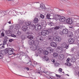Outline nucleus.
<instances>
[{
    "label": "nucleus",
    "instance_id": "f257e3e1",
    "mask_svg": "<svg viewBox=\"0 0 79 79\" xmlns=\"http://www.w3.org/2000/svg\"><path fill=\"white\" fill-rule=\"evenodd\" d=\"M64 44L65 46H64L63 48L62 47H58L57 49L58 50L59 52H60L61 53H63V51L66 52V49H68V48H69V46H67V44H66V43H64Z\"/></svg>",
    "mask_w": 79,
    "mask_h": 79
},
{
    "label": "nucleus",
    "instance_id": "f03ea898",
    "mask_svg": "<svg viewBox=\"0 0 79 79\" xmlns=\"http://www.w3.org/2000/svg\"><path fill=\"white\" fill-rule=\"evenodd\" d=\"M53 31V28L51 29H49L47 30L43 31L41 32V34L43 36H46L47 35L49 34V33L52 32Z\"/></svg>",
    "mask_w": 79,
    "mask_h": 79
},
{
    "label": "nucleus",
    "instance_id": "7ed1b4c3",
    "mask_svg": "<svg viewBox=\"0 0 79 79\" xmlns=\"http://www.w3.org/2000/svg\"><path fill=\"white\" fill-rule=\"evenodd\" d=\"M4 52V54H6L8 53V55H10L13 54V49L11 48H7L5 50Z\"/></svg>",
    "mask_w": 79,
    "mask_h": 79
},
{
    "label": "nucleus",
    "instance_id": "20e7f679",
    "mask_svg": "<svg viewBox=\"0 0 79 79\" xmlns=\"http://www.w3.org/2000/svg\"><path fill=\"white\" fill-rule=\"evenodd\" d=\"M35 30L36 31H37L38 30L39 31H42V30H43L42 29L41 26L39 24H37L35 25Z\"/></svg>",
    "mask_w": 79,
    "mask_h": 79
},
{
    "label": "nucleus",
    "instance_id": "39448f33",
    "mask_svg": "<svg viewBox=\"0 0 79 79\" xmlns=\"http://www.w3.org/2000/svg\"><path fill=\"white\" fill-rule=\"evenodd\" d=\"M8 13V11H4L3 12V11L0 10V13H1V16H4L5 15H7V13Z\"/></svg>",
    "mask_w": 79,
    "mask_h": 79
},
{
    "label": "nucleus",
    "instance_id": "423d86ee",
    "mask_svg": "<svg viewBox=\"0 0 79 79\" xmlns=\"http://www.w3.org/2000/svg\"><path fill=\"white\" fill-rule=\"evenodd\" d=\"M38 46H37V45L34 44L33 45L31 46V48L32 50H33V51H35V50H36L38 48Z\"/></svg>",
    "mask_w": 79,
    "mask_h": 79
},
{
    "label": "nucleus",
    "instance_id": "0eeeda50",
    "mask_svg": "<svg viewBox=\"0 0 79 79\" xmlns=\"http://www.w3.org/2000/svg\"><path fill=\"white\" fill-rule=\"evenodd\" d=\"M50 33H52V34L53 36H58V32L56 31V30H55L53 28L52 31Z\"/></svg>",
    "mask_w": 79,
    "mask_h": 79
},
{
    "label": "nucleus",
    "instance_id": "6e6552de",
    "mask_svg": "<svg viewBox=\"0 0 79 79\" xmlns=\"http://www.w3.org/2000/svg\"><path fill=\"white\" fill-rule=\"evenodd\" d=\"M66 22L68 24H71L73 23V20L70 19H68L66 20Z\"/></svg>",
    "mask_w": 79,
    "mask_h": 79
},
{
    "label": "nucleus",
    "instance_id": "1a4fd4ad",
    "mask_svg": "<svg viewBox=\"0 0 79 79\" xmlns=\"http://www.w3.org/2000/svg\"><path fill=\"white\" fill-rule=\"evenodd\" d=\"M50 45L52 47H54V48H56V46H57V44L55 42L52 41L51 44Z\"/></svg>",
    "mask_w": 79,
    "mask_h": 79
},
{
    "label": "nucleus",
    "instance_id": "9d476101",
    "mask_svg": "<svg viewBox=\"0 0 79 79\" xmlns=\"http://www.w3.org/2000/svg\"><path fill=\"white\" fill-rule=\"evenodd\" d=\"M28 44L30 45H31V46L33 45L34 44V41L33 40H30L28 41Z\"/></svg>",
    "mask_w": 79,
    "mask_h": 79
},
{
    "label": "nucleus",
    "instance_id": "9b49d317",
    "mask_svg": "<svg viewBox=\"0 0 79 79\" xmlns=\"http://www.w3.org/2000/svg\"><path fill=\"white\" fill-rule=\"evenodd\" d=\"M59 21L60 22H64V21H66L65 17L63 16L60 17L59 19Z\"/></svg>",
    "mask_w": 79,
    "mask_h": 79
},
{
    "label": "nucleus",
    "instance_id": "f8f14e48",
    "mask_svg": "<svg viewBox=\"0 0 79 79\" xmlns=\"http://www.w3.org/2000/svg\"><path fill=\"white\" fill-rule=\"evenodd\" d=\"M69 42L70 44H73L74 42V40L73 38H70L69 40Z\"/></svg>",
    "mask_w": 79,
    "mask_h": 79
},
{
    "label": "nucleus",
    "instance_id": "ddd939ff",
    "mask_svg": "<svg viewBox=\"0 0 79 79\" xmlns=\"http://www.w3.org/2000/svg\"><path fill=\"white\" fill-rule=\"evenodd\" d=\"M61 40V39L60 37L57 36L55 38V41L56 42H60Z\"/></svg>",
    "mask_w": 79,
    "mask_h": 79
},
{
    "label": "nucleus",
    "instance_id": "4468645a",
    "mask_svg": "<svg viewBox=\"0 0 79 79\" xmlns=\"http://www.w3.org/2000/svg\"><path fill=\"white\" fill-rule=\"evenodd\" d=\"M38 47V49H37V50H38V54L40 55L42 51V49L41 48H39V47Z\"/></svg>",
    "mask_w": 79,
    "mask_h": 79
},
{
    "label": "nucleus",
    "instance_id": "2eb2a0df",
    "mask_svg": "<svg viewBox=\"0 0 79 79\" xmlns=\"http://www.w3.org/2000/svg\"><path fill=\"white\" fill-rule=\"evenodd\" d=\"M6 34H7L9 36H11V35H12V32H11V31L10 30L6 31Z\"/></svg>",
    "mask_w": 79,
    "mask_h": 79
},
{
    "label": "nucleus",
    "instance_id": "dca6fc26",
    "mask_svg": "<svg viewBox=\"0 0 79 79\" xmlns=\"http://www.w3.org/2000/svg\"><path fill=\"white\" fill-rule=\"evenodd\" d=\"M58 57L59 59L61 60H62L64 59V56L63 54H60L59 56Z\"/></svg>",
    "mask_w": 79,
    "mask_h": 79
},
{
    "label": "nucleus",
    "instance_id": "f3484780",
    "mask_svg": "<svg viewBox=\"0 0 79 79\" xmlns=\"http://www.w3.org/2000/svg\"><path fill=\"white\" fill-rule=\"evenodd\" d=\"M47 51L50 53L53 52V49L50 47H49L47 49Z\"/></svg>",
    "mask_w": 79,
    "mask_h": 79
},
{
    "label": "nucleus",
    "instance_id": "a211bd4d",
    "mask_svg": "<svg viewBox=\"0 0 79 79\" xmlns=\"http://www.w3.org/2000/svg\"><path fill=\"white\" fill-rule=\"evenodd\" d=\"M22 29L23 31H26L27 29V27L25 25L23 26L22 28Z\"/></svg>",
    "mask_w": 79,
    "mask_h": 79
},
{
    "label": "nucleus",
    "instance_id": "6ab92c4d",
    "mask_svg": "<svg viewBox=\"0 0 79 79\" xmlns=\"http://www.w3.org/2000/svg\"><path fill=\"white\" fill-rule=\"evenodd\" d=\"M37 39L38 40L42 41L43 40V37L41 36H38L37 38Z\"/></svg>",
    "mask_w": 79,
    "mask_h": 79
},
{
    "label": "nucleus",
    "instance_id": "aec40b11",
    "mask_svg": "<svg viewBox=\"0 0 79 79\" xmlns=\"http://www.w3.org/2000/svg\"><path fill=\"white\" fill-rule=\"evenodd\" d=\"M62 31L63 32V34H67L68 33L69 31L68 29H64Z\"/></svg>",
    "mask_w": 79,
    "mask_h": 79
},
{
    "label": "nucleus",
    "instance_id": "412c9836",
    "mask_svg": "<svg viewBox=\"0 0 79 79\" xmlns=\"http://www.w3.org/2000/svg\"><path fill=\"white\" fill-rule=\"evenodd\" d=\"M30 28L31 29H32L33 30V29H35V26L34 24H32L31 25H30Z\"/></svg>",
    "mask_w": 79,
    "mask_h": 79
},
{
    "label": "nucleus",
    "instance_id": "4be33fe9",
    "mask_svg": "<svg viewBox=\"0 0 79 79\" xmlns=\"http://www.w3.org/2000/svg\"><path fill=\"white\" fill-rule=\"evenodd\" d=\"M48 40L50 41H53L54 40V37L53 36H49L48 37Z\"/></svg>",
    "mask_w": 79,
    "mask_h": 79
},
{
    "label": "nucleus",
    "instance_id": "5701e85b",
    "mask_svg": "<svg viewBox=\"0 0 79 79\" xmlns=\"http://www.w3.org/2000/svg\"><path fill=\"white\" fill-rule=\"evenodd\" d=\"M39 17L37 18H35L34 19V23H37L38 22H39Z\"/></svg>",
    "mask_w": 79,
    "mask_h": 79
},
{
    "label": "nucleus",
    "instance_id": "b1692460",
    "mask_svg": "<svg viewBox=\"0 0 79 79\" xmlns=\"http://www.w3.org/2000/svg\"><path fill=\"white\" fill-rule=\"evenodd\" d=\"M15 28L17 30L19 29L20 28V25H19V24H16L15 26Z\"/></svg>",
    "mask_w": 79,
    "mask_h": 79
},
{
    "label": "nucleus",
    "instance_id": "393cba45",
    "mask_svg": "<svg viewBox=\"0 0 79 79\" xmlns=\"http://www.w3.org/2000/svg\"><path fill=\"white\" fill-rule=\"evenodd\" d=\"M60 16V15H55V17L54 18L55 19H56V21H58V19H59V17Z\"/></svg>",
    "mask_w": 79,
    "mask_h": 79
},
{
    "label": "nucleus",
    "instance_id": "a878e982",
    "mask_svg": "<svg viewBox=\"0 0 79 79\" xmlns=\"http://www.w3.org/2000/svg\"><path fill=\"white\" fill-rule=\"evenodd\" d=\"M45 24H46V23H45V22L44 21H43V22H42L41 23L42 26L43 27H45V26H46Z\"/></svg>",
    "mask_w": 79,
    "mask_h": 79
},
{
    "label": "nucleus",
    "instance_id": "bb28decb",
    "mask_svg": "<svg viewBox=\"0 0 79 79\" xmlns=\"http://www.w3.org/2000/svg\"><path fill=\"white\" fill-rule=\"evenodd\" d=\"M61 29V26H56L54 28L55 30H58V29Z\"/></svg>",
    "mask_w": 79,
    "mask_h": 79
},
{
    "label": "nucleus",
    "instance_id": "cd10ccee",
    "mask_svg": "<svg viewBox=\"0 0 79 79\" xmlns=\"http://www.w3.org/2000/svg\"><path fill=\"white\" fill-rule=\"evenodd\" d=\"M18 22L19 24H22L25 23V22L23 21H22L21 22V21L19 19H18Z\"/></svg>",
    "mask_w": 79,
    "mask_h": 79
},
{
    "label": "nucleus",
    "instance_id": "c85d7f7f",
    "mask_svg": "<svg viewBox=\"0 0 79 79\" xmlns=\"http://www.w3.org/2000/svg\"><path fill=\"white\" fill-rule=\"evenodd\" d=\"M42 73H44L47 75H50L51 74V72H45V71L44 70L43 71H42Z\"/></svg>",
    "mask_w": 79,
    "mask_h": 79
},
{
    "label": "nucleus",
    "instance_id": "c756f323",
    "mask_svg": "<svg viewBox=\"0 0 79 79\" xmlns=\"http://www.w3.org/2000/svg\"><path fill=\"white\" fill-rule=\"evenodd\" d=\"M54 66L55 67H58L60 66V63L58 62H56L55 63H54Z\"/></svg>",
    "mask_w": 79,
    "mask_h": 79
},
{
    "label": "nucleus",
    "instance_id": "7c9ffc66",
    "mask_svg": "<svg viewBox=\"0 0 79 79\" xmlns=\"http://www.w3.org/2000/svg\"><path fill=\"white\" fill-rule=\"evenodd\" d=\"M7 42H8V40L7 39H4L3 41V44L6 45V43H7Z\"/></svg>",
    "mask_w": 79,
    "mask_h": 79
},
{
    "label": "nucleus",
    "instance_id": "2f4dec72",
    "mask_svg": "<svg viewBox=\"0 0 79 79\" xmlns=\"http://www.w3.org/2000/svg\"><path fill=\"white\" fill-rule=\"evenodd\" d=\"M40 7L42 9H45V5L42 4H41Z\"/></svg>",
    "mask_w": 79,
    "mask_h": 79
},
{
    "label": "nucleus",
    "instance_id": "473e14b6",
    "mask_svg": "<svg viewBox=\"0 0 79 79\" xmlns=\"http://www.w3.org/2000/svg\"><path fill=\"white\" fill-rule=\"evenodd\" d=\"M31 24V22H27L25 23V25H26V26H30Z\"/></svg>",
    "mask_w": 79,
    "mask_h": 79
},
{
    "label": "nucleus",
    "instance_id": "72a5a7b5",
    "mask_svg": "<svg viewBox=\"0 0 79 79\" xmlns=\"http://www.w3.org/2000/svg\"><path fill=\"white\" fill-rule=\"evenodd\" d=\"M53 56L54 57H55L56 58V57H58V53H54L53 54Z\"/></svg>",
    "mask_w": 79,
    "mask_h": 79
},
{
    "label": "nucleus",
    "instance_id": "f704fd0d",
    "mask_svg": "<svg viewBox=\"0 0 79 79\" xmlns=\"http://www.w3.org/2000/svg\"><path fill=\"white\" fill-rule=\"evenodd\" d=\"M71 62H75L76 61V59L74 57H73L71 59Z\"/></svg>",
    "mask_w": 79,
    "mask_h": 79
},
{
    "label": "nucleus",
    "instance_id": "c9c22d12",
    "mask_svg": "<svg viewBox=\"0 0 79 79\" xmlns=\"http://www.w3.org/2000/svg\"><path fill=\"white\" fill-rule=\"evenodd\" d=\"M27 38L29 39H33V36L31 35H29L27 36Z\"/></svg>",
    "mask_w": 79,
    "mask_h": 79
},
{
    "label": "nucleus",
    "instance_id": "e433bc0d",
    "mask_svg": "<svg viewBox=\"0 0 79 79\" xmlns=\"http://www.w3.org/2000/svg\"><path fill=\"white\" fill-rule=\"evenodd\" d=\"M5 47V45L3 44H0V48H3Z\"/></svg>",
    "mask_w": 79,
    "mask_h": 79
},
{
    "label": "nucleus",
    "instance_id": "4c0bfd02",
    "mask_svg": "<svg viewBox=\"0 0 79 79\" xmlns=\"http://www.w3.org/2000/svg\"><path fill=\"white\" fill-rule=\"evenodd\" d=\"M48 51H44V55H47L48 53Z\"/></svg>",
    "mask_w": 79,
    "mask_h": 79
},
{
    "label": "nucleus",
    "instance_id": "58836bf2",
    "mask_svg": "<svg viewBox=\"0 0 79 79\" xmlns=\"http://www.w3.org/2000/svg\"><path fill=\"white\" fill-rule=\"evenodd\" d=\"M2 58H3V54L1 53L0 54V59H2Z\"/></svg>",
    "mask_w": 79,
    "mask_h": 79
},
{
    "label": "nucleus",
    "instance_id": "ea45409f",
    "mask_svg": "<svg viewBox=\"0 0 79 79\" xmlns=\"http://www.w3.org/2000/svg\"><path fill=\"white\" fill-rule=\"evenodd\" d=\"M40 17L42 19H44V18H45V16H44V15H43L42 14H40Z\"/></svg>",
    "mask_w": 79,
    "mask_h": 79
},
{
    "label": "nucleus",
    "instance_id": "a19ab883",
    "mask_svg": "<svg viewBox=\"0 0 79 79\" xmlns=\"http://www.w3.org/2000/svg\"><path fill=\"white\" fill-rule=\"evenodd\" d=\"M44 59L46 60V61H48V57L47 56H44Z\"/></svg>",
    "mask_w": 79,
    "mask_h": 79
},
{
    "label": "nucleus",
    "instance_id": "79ce46f5",
    "mask_svg": "<svg viewBox=\"0 0 79 79\" xmlns=\"http://www.w3.org/2000/svg\"><path fill=\"white\" fill-rule=\"evenodd\" d=\"M67 65L68 66H71V62H68L67 64Z\"/></svg>",
    "mask_w": 79,
    "mask_h": 79
},
{
    "label": "nucleus",
    "instance_id": "37998d69",
    "mask_svg": "<svg viewBox=\"0 0 79 79\" xmlns=\"http://www.w3.org/2000/svg\"><path fill=\"white\" fill-rule=\"evenodd\" d=\"M16 56H17V57L18 58H19V57L21 56V55L19 53H18V54H16Z\"/></svg>",
    "mask_w": 79,
    "mask_h": 79
},
{
    "label": "nucleus",
    "instance_id": "c03bdc74",
    "mask_svg": "<svg viewBox=\"0 0 79 79\" xmlns=\"http://www.w3.org/2000/svg\"><path fill=\"white\" fill-rule=\"evenodd\" d=\"M47 19H49L50 18V14H48L47 15Z\"/></svg>",
    "mask_w": 79,
    "mask_h": 79
},
{
    "label": "nucleus",
    "instance_id": "a18cd8bd",
    "mask_svg": "<svg viewBox=\"0 0 79 79\" xmlns=\"http://www.w3.org/2000/svg\"><path fill=\"white\" fill-rule=\"evenodd\" d=\"M59 33L61 35H63V31L62 32L61 31H60V32H59Z\"/></svg>",
    "mask_w": 79,
    "mask_h": 79
},
{
    "label": "nucleus",
    "instance_id": "49530a36",
    "mask_svg": "<svg viewBox=\"0 0 79 79\" xmlns=\"http://www.w3.org/2000/svg\"><path fill=\"white\" fill-rule=\"evenodd\" d=\"M8 13H7L8 15H11V13H12V12L11 11H10L9 12H8V11H7Z\"/></svg>",
    "mask_w": 79,
    "mask_h": 79
},
{
    "label": "nucleus",
    "instance_id": "de8ad7c7",
    "mask_svg": "<svg viewBox=\"0 0 79 79\" xmlns=\"http://www.w3.org/2000/svg\"><path fill=\"white\" fill-rule=\"evenodd\" d=\"M9 41L10 42H12L13 41V40L12 39H9Z\"/></svg>",
    "mask_w": 79,
    "mask_h": 79
},
{
    "label": "nucleus",
    "instance_id": "09e8293b",
    "mask_svg": "<svg viewBox=\"0 0 79 79\" xmlns=\"http://www.w3.org/2000/svg\"><path fill=\"white\" fill-rule=\"evenodd\" d=\"M70 33H71V35H69V37H72L73 36V33L71 32Z\"/></svg>",
    "mask_w": 79,
    "mask_h": 79
},
{
    "label": "nucleus",
    "instance_id": "8fccbe9b",
    "mask_svg": "<svg viewBox=\"0 0 79 79\" xmlns=\"http://www.w3.org/2000/svg\"><path fill=\"white\" fill-rule=\"evenodd\" d=\"M70 61V58H68L67 59V60H66L67 62L68 63L69 62V61Z\"/></svg>",
    "mask_w": 79,
    "mask_h": 79
},
{
    "label": "nucleus",
    "instance_id": "3c124183",
    "mask_svg": "<svg viewBox=\"0 0 79 79\" xmlns=\"http://www.w3.org/2000/svg\"><path fill=\"white\" fill-rule=\"evenodd\" d=\"M56 77H59V78L61 77V76L59 75H58L57 74H56Z\"/></svg>",
    "mask_w": 79,
    "mask_h": 79
},
{
    "label": "nucleus",
    "instance_id": "603ef678",
    "mask_svg": "<svg viewBox=\"0 0 79 79\" xmlns=\"http://www.w3.org/2000/svg\"><path fill=\"white\" fill-rule=\"evenodd\" d=\"M11 36L12 37H16V35L13 34V35H11Z\"/></svg>",
    "mask_w": 79,
    "mask_h": 79
},
{
    "label": "nucleus",
    "instance_id": "864d4df0",
    "mask_svg": "<svg viewBox=\"0 0 79 79\" xmlns=\"http://www.w3.org/2000/svg\"><path fill=\"white\" fill-rule=\"evenodd\" d=\"M1 36H2V37H4V36H5V35H4V33H2Z\"/></svg>",
    "mask_w": 79,
    "mask_h": 79
},
{
    "label": "nucleus",
    "instance_id": "5fc2aeb1",
    "mask_svg": "<svg viewBox=\"0 0 79 79\" xmlns=\"http://www.w3.org/2000/svg\"><path fill=\"white\" fill-rule=\"evenodd\" d=\"M17 35H19V34H21V33L20 32H19V31H18L17 32Z\"/></svg>",
    "mask_w": 79,
    "mask_h": 79
},
{
    "label": "nucleus",
    "instance_id": "6e6d98bb",
    "mask_svg": "<svg viewBox=\"0 0 79 79\" xmlns=\"http://www.w3.org/2000/svg\"><path fill=\"white\" fill-rule=\"evenodd\" d=\"M52 62H53V63H55V59H52Z\"/></svg>",
    "mask_w": 79,
    "mask_h": 79
},
{
    "label": "nucleus",
    "instance_id": "4d7b16f0",
    "mask_svg": "<svg viewBox=\"0 0 79 79\" xmlns=\"http://www.w3.org/2000/svg\"><path fill=\"white\" fill-rule=\"evenodd\" d=\"M19 53H20V55H23V54H24V52H19Z\"/></svg>",
    "mask_w": 79,
    "mask_h": 79
},
{
    "label": "nucleus",
    "instance_id": "13d9d810",
    "mask_svg": "<svg viewBox=\"0 0 79 79\" xmlns=\"http://www.w3.org/2000/svg\"><path fill=\"white\" fill-rule=\"evenodd\" d=\"M59 71H60V72H61V73H62V69L60 68L59 69Z\"/></svg>",
    "mask_w": 79,
    "mask_h": 79
},
{
    "label": "nucleus",
    "instance_id": "bf43d9fd",
    "mask_svg": "<svg viewBox=\"0 0 79 79\" xmlns=\"http://www.w3.org/2000/svg\"><path fill=\"white\" fill-rule=\"evenodd\" d=\"M30 63V64H29V65H31V60H30V61H29V62H28V63H27V64H28V63Z\"/></svg>",
    "mask_w": 79,
    "mask_h": 79
},
{
    "label": "nucleus",
    "instance_id": "052dcab7",
    "mask_svg": "<svg viewBox=\"0 0 79 79\" xmlns=\"http://www.w3.org/2000/svg\"><path fill=\"white\" fill-rule=\"evenodd\" d=\"M10 29L11 30H12V29H13V26H11Z\"/></svg>",
    "mask_w": 79,
    "mask_h": 79
},
{
    "label": "nucleus",
    "instance_id": "680f3d73",
    "mask_svg": "<svg viewBox=\"0 0 79 79\" xmlns=\"http://www.w3.org/2000/svg\"><path fill=\"white\" fill-rule=\"evenodd\" d=\"M25 69L27 70V71H29V68L28 67L25 68Z\"/></svg>",
    "mask_w": 79,
    "mask_h": 79
},
{
    "label": "nucleus",
    "instance_id": "e2e57ef3",
    "mask_svg": "<svg viewBox=\"0 0 79 79\" xmlns=\"http://www.w3.org/2000/svg\"><path fill=\"white\" fill-rule=\"evenodd\" d=\"M27 34L29 35V34H32V33L30 32H27Z\"/></svg>",
    "mask_w": 79,
    "mask_h": 79
},
{
    "label": "nucleus",
    "instance_id": "0e129e2a",
    "mask_svg": "<svg viewBox=\"0 0 79 79\" xmlns=\"http://www.w3.org/2000/svg\"><path fill=\"white\" fill-rule=\"evenodd\" d=\"M60 2H64V1H67V0H60Z\"/></svg>",
    "mask_w": 79,
    "mask_h": 79
},
{
    "label": "nucleus",
    "instance_id": "69168bd1",
    "mask_svg": "<svg viewBox=\"0 0 79 79\" xmlns=\"http://www.w3.org/2000/svg\"><path fill=\"white\" fill-rule=\"evenodd\" d=\"M11 20H10V21H9L8 23L9 24H10L11 23Z\"/></svg>",
    "mask_w": 79,
    "mask_h": 79
},
{
    "label": "nucleus",
    "instance_id": "338daca9",
    "mask_svg": "<svg viewBox=\"0 0 79 79\" xmlns=\"http://www.w3.org/2000/svg\"><path fill=\"white\" fill-rule=\"evenodd\" d=\"M13 54L14 56H15V55H16V53H13Z\"/></svg>",
    "mask_w": 79,
    "mask_h": 79
},
{
    "label": "nucleus",
    "instance_id": "774afa93",
    "mask_svg": "<svg viewBox=\"0 0 79 79\" xmlns=\"http://www.w3.org/2000/svg\"><path fill=\"white\" fill-rule=\"evenodd\" d=\"M50 26H52V24H49Z\"/></svg>",
    "mask_w": 79,
    "mask_h": 79
}]
</instances>
